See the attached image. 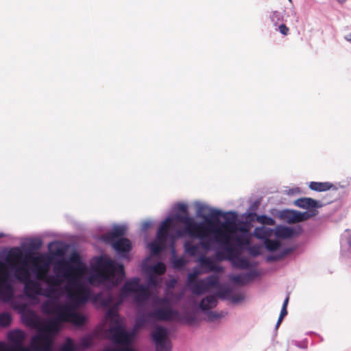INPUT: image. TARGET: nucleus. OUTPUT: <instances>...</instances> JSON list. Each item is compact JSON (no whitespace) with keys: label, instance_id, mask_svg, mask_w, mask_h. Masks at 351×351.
<instances>
[{"label":"nucleus","instance_id":"obj_7","mask_svg":"<svg viewBox=\"0 0 351 351\" xmlns=\"http://www.w3.org/2000/svg\"><path fill=\"white\" fill-rule=\"evenodd\" d=\"M223 250L215 253V257L218 261L227 260L231 262L233 267L239 269L250 268L252 265L247 258L241 257L240 254L244 247H239L234 243L221 247Z\"/></svg>","mask_w":351,"mask_h":351},{"label":"nucleus","instance_id":"obj_28","mask_svg":"<svg viewBox=\"0 0 351 351\" xmlns=\"http://www.w3.org/2000/svg\"><path fill=\"white\" fill-rule=\"evenodd\" d=\"M174 209L183 213L184 215H188V206L186 204L178 203L174 206Z\"/></svg>","mask_w":351,"mask_h":351},{"label":"nucleus","instance_id":"obj_30","mask_svg":"<svg viewBox=\"0 0 351 351\" xmlns=\"http://www.w3.org/2000/svg\"><path fill=\"white\" fill-rule=\"evenodd\" d=\"M244 298L245 296L243 293H239L232 295L230 300L234 304H237L242 302L244 300Z\"/></svg>","mask_w":351,"mask_h":351},{"label":"nucleus","instance_id":"obj_21","mask_svg":"<svg viewBox=\"0 0 351 351\" xmlns=\"http://www.w3.org/2000/svg\"><path fill=\"white\" fill-rule=\"evenodd\" d=\"M332 187V184L330 182H311L309 184V188L315 191H326Z\"/></svg>","mask_w":351,"mask_h":351},{"label":"nucleus","instance_id":"obj_43","mask_svg":"<svg viewBox=\"0 0 351 351\" xmlns=\"http://www.w3.org/2000/svg\"><path fill=\"white\" fill-rule=\"evenodd\" d=\"M289 1H291V0H289Z\"/></svg>","mask_w":351,"mask_h":351},{"label":"nucleus","instance_id":"obj_26","mask_svg":"<svg viewBox=\"0 0 351 351\" xmlns=\"http://www.w3.org/2000/svg\"><path fill=\"white\" fill-rule=\"evenodd\" d=\"M299 218L300 222L302 221H305L312 217L315 216L317 214V211L316 210H309L305 212H299Z\"/></svg>","mask_w":351,"mask_h":351},{"label":"nucleus","instance_id":"obj_32","mask_svg":"<svg viewBox=\"0 0 351 351\" xmlns=\"http://www.w3.org/2000/svg\"><path fill=\"white\" fill-rule=\"evenodd\" d=\"M290 252L289 250H286L283 252V253L280 255V256H268L267 257V261L268 262H270V261H276L279 258H282L283 256H285V255H287V254H289V252Z\"/></svg>","mask_w":351,"mask_h":351},{"label":"nucleus","instance_id":"obj_41","mask_svg":"<svg viewBox=\"0 0 351 351\" xmlns=\"http://www.w3.org/2000/svg\"><path fill=\"white\" fill-rule=\"evenodd\" d=\"M337 2H339V3H343L344 2L346 1V0H336Z\"/></svg>","mask_w":351,"mask_h":351},{"label":"nucleus","instance_id":"obj_25","mask_svg":"<svg viewBox=\"0 0 351 351\" xmlns=\"http://www.w3.org/2000/svg\"><path fill=\"white\" fill-rule=\"evenodd\" d=\"M12 322V317L8 313H0V326L3 327L8 326Z\"/></svg>","mask_w":351,"mask_h":351},{"label":"nucleus","instance_id":"obj_36","mask_svg":"<svg viewBox=\"0 0 351 351\" xmlns=\"http://www.w3.org/2000/svg\"><path fill=\"white\" fill-rule=\"evenodd\" d=\"M53 254L56 256H62L64 252L62 249L58 248L53 252Z\"/></svg>","mask_w":351,"mask_h":351},{"label":"nucleus","instance_id":"obj_13","mask_svg":"<svg viewBox=\"0 0 351 351\" xmlns=\"http://www.w3.org/2000/svg\"><path fill=\"white\" fill-rule=\"evenodd\" d=\"M295 205L304 209L315 210V208L322 207L321 202L315 200L310 197H302L295 201Z\"/></svg>","mask_w":351,"mask_h":351},{"label":"nucleus","instance_id":"obj_11","mask_svg":"<svg viewBox=\"0 0 351 351\" xmlns=\"http://www.w3.org/2000/svg\"><path fill=\"white\" fill-rule=\"evenodd\" d=\"M168 330L162 326H156L152 336L156 344V351H171V342Z\"/></svg>","mask_w":351,"mask_h":351},{"label":"nucleus","instance_id":"obj_20","mask_svg":"<svg viewBox=\"0 0 351 351\" xmlns=\"http://www.w3.org/2000/svg\"><path fill=\"white\" fill-rule=\"evenodd\" d=\"M299 211L285 210L280 214V217L289 223L300 222Z\"/></svg>","mask_w":351,"mask_h":351},{"label":"nucleus","instance_id":"obj_23","mask_svg":"<svg viewBox=\"0 0 351 351\" xmlns=\"http://www.w3.org/2000/svg\"><path fill=\"white\" fill-rule=\"evenodd\" d=\"M283 14L278 11H272L269 14V19L274 26H277L280 21H283Z\"/></svg>","mask_w":351,"mask_h":351},{"label":"nucleus","instance_id":"obj_29","mask_svg":"<svg viewBox=\"0 0 351 351\" xmlns=\"http://www.w3.org/2000/svg\"><path fill=\"white\" fill-rule=\"evenodd\" d=\"M223 316V313H217L213 312V311H208L207 313V317H208V319L209 321H215L217 319L222 317Z\"/></svg>","mask_w":351,"mask_h":351},{"label":"nucleus","instance_id":"obj_12","mask_svg":"<svg viewBox=\"0 0 351 351\" xmlns=\"http://www.w3.org/2000/svg\"><path fill=\"white\" fill-rule=\"evenodd\" d=\"M341 256L351 258V233L346 230L341 235Z\"/></svg>","mask_w":351,"mask_h":351},{"label":"nucleus","instance_id":"obj_33","mask_svg":"<svg viewBox=\"0 0 351 351\" xmlns=\"http://www.w3.org/2000/svg\"><path fill=\"white\" fill-rule=\"evenodd\" d=\"M276 29L284 36H287L289 32V29L285 24L278 25V27Z\"/></svg>","mask_w":351,"mask_h":351},{"label":"nucleus","instance_id":"obj_15","mask_svg":"<svg viewBox=\"0 0 351 351\" xmlns=\"http://www.w3.org/2000/svg\"><path fill=\"white\" fill-rule=\"evenodd\" d=\"M168 243H170L171 247V263L173 267L176 269L182 268L186 264V261L183 257L177 256L174 247V242L172 243L170 240H168Z\"/></svg>","mask_w":351,"mask_h":351},{"label":"nucleus","instance_id":"obj_37","mask_svg":"<svg viewBox=\"0 0 351 351\" xmlns=\"http://www.w3.org/2000/svg\"><path fill=\"white\" fill-rule=\"evenodd\" d=\"M287 314V308H285V306H282L280 315L281 317H285Z\"/></svg>","mask_w":351,"mask_h":351},{"label":"nucleus","instance_id":"obj_3","mask_svg":"<svg viewBox=\"0 0 351 351\" xmlns=\"http://www.w3.org/2000/svg\"><path fill=\"white\" fill-rule=\"evenodd\" d=\"M209 228L206 227L204 221L197 222L189 215L175 213L163 221L158 230L156 239L149 243L147 247L152 256H158L168 245V240L172 243L176 239L186 234L191 238L198 239L199 241L194 243L192 241H186L184 249L186 254L195 256L202 246L208 250L211 248L209 238Z\"/></svg>","mask_w":351,"mask_h":351},{"label":"nucleus","instance_id":"obj_35","mask_svg":"<svg viewBox=\"0 0 351 351\" xmlns=\"http://www.w3.org/2000/svg\"><path fill=\"white\" fill-rule=\"evenodd\" d=\"M152 225V222L151 221L147 220L143 221L141 224V229L143 231H146Z\"/></svg>","mask_w":351,"mask_h":351},{"label":"nucleus","instance_id":"obj_42","mask_svg":"<svg viewBox=\"0 0 351 351\" xmlns=\"http://www.w3.org/2000/svg\"><path fill=\"white\" fill-rule=\"evenodd\" d=\"M53 243H49V247H51V246L53 245Z\"/></svg>","mask_w":351,"mask_h":351},{"label":"nucleus","instance_id":"obj_31","mask_svg":"<svg viewBox=\"0 0 351 351\" xmlns=\"http://www.w3.org/2000/svg\"><path fill=\"white\" fill-rule=\"evenodd\" d=\"M42 245V241L39 239H32L29 243V247L34 248V249H39Z\"/></svg>","mask_w":351,"mask_h":351},{"label":"nucleus","instance_id":"obj_4","mask_svg":"<svg viewBox=\"0 0 351 351\" xmlns=\"http://www.w3.org/2000/svg\"><path fill=\"white\" fill-rule=\"evenodd\" d=\"M196 215L204 219L206 227L209 228V238L206 241L211 243L210 234L215 242L221 247L232 244L234 241L239 247L250 245L252 234L250 227L245 223H237L238 215L236 212L223 213L206 204L195 202Z\"/></svg>","mask_w":351,"mask_h":351},{"label":"nucleus","instance_id":"obj_6","mask_svg":"<svg viewBox=\"0 0 351 351\" xmlns=\"http://www.w3.org/2000/svg\"><path fill=\"white\" fill-rule=\"evenodd\" d=\"M127 227L124 225L113 226L112 230L103 236V239L111 243L113 249L122 258H126L132 248L130 241L125 238H119L125 234Z\"/></svg>","mask_w":351,"mask_h":351},{"label":"nucleus","instance_id":"obj_5","mask_svg":"<svg viewBox=\"0 0 351 351\" xmlns=\"http://www.w3.org/2000/svg\"><path fill=\"white\" fill-rule=\"evenodd\" d=\"M205 272L197 265L187 275L186 286L195 295H199L210 291L213 289H219V279L216 275H211L205 278L197 280V278Z\"/></svg>","mask_w":351,"mask_h":351},{"label":"nucleus","instance_id":"obj_39","mask_svg":"<svg viewBox=\"0 0 351 351\" xmlns=\"http://www.w3.org/2000/svg\"><path fill=\"white\" fill-rule=\"evenodd\" d=\"M344 38H345L347 41H348V42L351 43V34H349L346 35V36H345V37H344Z\"/></svg>","mask_w":351,"mask_h":351},{"label":"nucleus","instance_id":"obj_24","mask_svg":"<svg viewBox=\"0 0 351 351\" xmlns=\"http://www.w3.org/2000/svg\"><path fill=\"white\" fill-rule=\"evenodd\" d=\"M59 351H79L76 344L71 339H67Z\"/></svg>","mask_w":351,"mask_h":351},{"label":"nucleus","instance_id":"obj_17","mask_svg":"<svg viewBox=\"0 0 351 351\" xmlns=\"http://www.w3.org/2000/svg\"><path fill=\"white\" fill-rule=\"evenodd\" d=\"M294 234V230L289 227L278 226L274 230V234L277 238L288 239Z\"/></svg>","mask_w":351,"mask_h":351},{"label":"nucleus","instance_id":"obj_40","mask_svg":"<svg viewBox=\"0 0 351 351\" xmlns=\"http://www.w3.org/2000/svg\"><path fill=\"white\" fill-rule=\"evenodd\" d=\"M283 318L284 317H281L280 315L279 316L278 320L276 324V327H278L280 325Z\"/></svg>","mask_w":351,"mask_h":351},{"label":"nucleus","instance_id":"obj_1","mask_svg":"<svg viewBox=\"0 0 351 351\" xmlns=\"http://www.w3.org/2000/svg\"><path fill=\"white\" fill-rule=\"evenodd\" d=\"M6 262L14 270V277L24 284V295H15L13 280L8 265L0 261V300L8 303L21 314L23 322L37 330L32 338L35 350H47L53 334H57L63 322L81 326L85 317L77 309L86 304L91 285H104L110 289L125 277L123 265L105 256L97 257L88 273L87 265L76 252L68 258L54 262V276L48 275L51 258L47 254L30 256L36 280L30 279L28 261L21 250L13 248Z\"/></svg>","mask_w":351,"mask_h":351},{"label":"nucleus","instance_id":"obj_10","mask_svg":"<svg viewBox=\"0 0 351 351\" xmlns=\"http://www.w3.org/2000/svg\"><path fill=\"white\" fill-rule=\"evenodd\" d=\"M213 244L211 243V247ZM212 247L208 250H205L203 247H200L198 250V254L191 257H197L195 262L200 269L208 274L212 271L219 272L222 271V267L217 265L213 258L206 256L207 252L210 250Z\"/></svg>","mask_w":351,"mask_h":351},{"label":"nucleus","instance_id":"obj_9","mask_svg":"<svg viewBox=\"0 0 351 351\" xmlns=\"http://www.w3.org/2000/svg\"><path fill=\"white\" fill-rule=\"evenodd\" d=\"M152 258L147 257L142 263V271L147 276L148 286L156 287L161 283V278L156 275H162L166 271V266L162 262L150 264Z\"/></svg>","mask_w":351,"mask_h":351},{"label":"nucleus","instance_id":"obj_18","mask_svg":"<svg viewBox=\"0 0 351 351\" xmlns=\"http://www.w3.org/2000/svg\"><path fill=\"white\" fill-rule=\"evenodd\" d=\"M258 276L256 271L252 270L245 274L237 275L233 277V280L239 284H245Z\"/></svg>","mask_w":351,"mask_h":351},{"label":"nucleus","instance_id":"obj_14","mask_svg":"<svg viewBox=\"0 0 351 351\" xmlns=\"http://www.w3.org/2000/svg\"><path fill=\"white\" fill-rule=\"evenodd\" d=\"M274 234V229L262 226L261 227H256L253 232V235L258 239L263 240L269 239Z\"/></svg>","mask_w":351,"mask_h":351},{"label":"nucleus","instance_id":"obj_27","mask_svg":"<svg viewBox=\"0 0 351 351\" xmlns=\"http://www.w3.org/2000/svg\"><path fill=\"white\" fill-rule=\"evenodd\" d=\"M256 221L263 225H264V224L270 225V226L275 225V220L273 218H271L270 217L265 216V215L258 216L256 218Z\"/></svg>","mask_w":351,"mask_h":351},{"label":"nucleus","instance_id":"obj_38","mask_svg":"<svg viewBox=\"0 0 351 351\" xmlns=\"http://www.w3.org/2000/svg\"><path fill=\"white\" fill-rule=\"evenodd\" d=\"M288 302H289V296H287V297L285 298V301H284V302H283L282 306H285V308H287V304H288Z\"/></svg>","mask_w":351,"mask_h":351},{"label":"nucleus","instance_id":"obj_19","mask_svg":"<svg viewBox=\"0 0 351 351\" xmlns=\"http://www.w3.org/2000/svg\"><path fill=\"white\" fill-rule=\"evenodd\" d=\"M95 335L89 334L82 337L78 344H76L78 350H83L90 348L94 341Z\"/></svg>","mask_w":351,"mask_h":351},{"label":"nucleus","instance_id":"obj_16","mask_svg":"<svg viewBox=\"0 0 351 351\" xmlns=\"http://www.w3.org/2000/svg\"><path fill=\"white\" fill-rule=\"evenodd\" d=\"M217 304L216 295H208L203 298L199 303V308L203 311H208Z\"/></svg>","mask_w":351,"mask_h":351},{"label":"nucleus","instance_id":"obj_2","mask_svg":"<svg viewBox=\"0 0 351 351\" xmlns=\"http://www.w3.org/2000/svg\"><path fill=\"white\" fill-rule=\"evenodd\" d=\"M90 292L88 301H91L96 306L109 307L105 318L110 326L105 333L114 345L106 347L104 351H134L132 347L134 338L138 330L147 324H152L158 321L181 320L179 312L171 307V300L168 296L155 297L154 304L159 308L147 313L138 315L132 331H127L118 314L119 306L131 295L138 306H143L150 297L148 287L141 284V280L137 277L126 280L116 298L110 292L106 296L102 292L93 294L90 288Z\"/></svg>","mask_w":351,"mask_h":351},{"label":"nucleus","instance_id":"obj_34","mask_svg":"<svg viewBox=\"0 0 351 351\" xmlns=\"http://www.w3.org/2000/svg\"><path fill=\"white\" fill-rule=\"evenodd\" d=\"M250 253L253 255L254 256H256L258 254H260V248L258 247L252 246L249 248Z\"/></svg>","mask_w":351,"mask_h":351},{"label":"nucleus","instance_id":"obj_22","mask_svg":"<svg viewBox=\"0 0 351 351\" xmlns=\"http://www.w3.org/2000/svg\"><path fill=\"white\" fill-rule=\"evenodd\" d=\"M264 244L267 250L269 252H275L278 250L281 245L280 241L270 239V238L266 239V241H264Z\"/></svg>","mask_w":351,"mask_h":351},{"label":"nucleus","instance_id":"obj_8","mask_svg":"<svg viewBox=\"0 0 351 351\" xmlns=\"http://www.w3.org/2000/svg\"><path fill=\"white\" fill-rule=\"evenodd\" d=\"M56 334H53L51 337V341L49 346V349L47 350H35L32 346V341L30 342V346L29 347H25L23 346V341L26 337V335L24 332L20 330H14L10 331L8 337V339L12 343L13 347L8 348L4 346L3 343H0V351H51V346L53 342V338Z\"/></svg>","mask_w":351,"mask_h":351}]
</instances>
